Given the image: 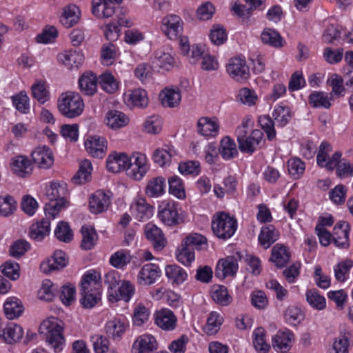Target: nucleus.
Masks as SVG:
<instances>
[{"instance_id":"f257e3e1","label":"nucleus","mask_w":353,"mask_h":353,"mask_svg":"<svg viewBox=\"0 0 353 353\" xmlns=\"http://www.w3.org/2000/svg\"><path fill=\"white\" fill-rule=\"evenodd\" d=\"M63 328L60 321L54 317L43 321L39 326V334L48 346L55 353L61 352L65 345Z\"/></svg>"},{"instance_id":"f03ea898","label":"nucleus","mask_w":353,"mask_h":353,"mask_svg":"<svg viewBox=\"0 0 353 353\" xmlns=\"http://www.w3.org/2000/svg\"><path fill=\"white\" fill-rule=\"evenodd\" d=\"M100 275L96 272H88L81 281L80 303L84 308H92L101 299Z\"/></svg>"},{"instance_id":"7ed1b4c3","label":"nucleus","mask_w":353,"mask_h":353,"mask_svg":"<svg viewBox=\"0 0 353 353\" xmlns=\"http://www.w3.org/2000/svg\"><path fill=\"white\" fill-rule=\"evenodd\" d=\"M67 190L65 183H52L46 189V196L49 202L46 203L44 210L46 216L54 219L66 204L65 196Z\"/></svg>"},{"instance_id":"20e7f679","label":"nucleus","mask_w":353,"mask_h":353,"mask_svg":"<svg viewBox=\"0 0 353 353\" xmlns=\"http://www.w3.org/2000/svg\"><path fill=\"white\" fill-rule=\"evenodd\" d=\"M57 108L61 115L68 119L80 116L84 108L81 96L76 92L62 93L57 101Z\"/></svg>"},{"instance_id":"39448f33","label":"nucleus","mask_w":353,"mask_h":353,"mask_svg":"<svg viewBox=\"0 0 353 353\" xmlns=\"http://www.w3.org/2000/svg\"><path fill=\"white\" fill-rule=\"evenodd\" d=\"M211 227L215 236L223 240L231 238L237 228V221L234 217L221 212L213 216Z\"/></svg>"},{"instance_id":"423d86ee","label":"nucleus","mask_w":353,"mask_h":353,"mask_svg":"<svg viewBox=\"0 0 353 353\" xmlns=\"http://www.w3.org/2000/svg\"><path fill=\"white\" fill-rule=\"evenodd\" d=\"M239 150L244 153L252 154L256 150L261 148V143L265 142L263 133L260 130H254L249 136L245 135V132L239 130L237 135Z\"/></svg>"},{"instance_id":"0eeeda50","label":"nucleus","mask_w":353,"mask_h":353,"mask_svg":"<svg viewBox=\"0 0 353 353\" xmlns=\"http://www.w3.org/2000/svg\"><path fill=\"white\" fill-rule=\"evenodd\" d=\"M332 151L331 145L327 141H323L319 146L316 156L317 164L321 168H325L328 170H334L339 165L341 157V152H335L332 157L330 158L328 153Z\"/></svg>"},{"instance_id":"6e6552de","label":"nucleus","mask_w":353,"mask_h":353,"mask_svg":"<svg viewBox=\"0 0 353 353\" xmlns=\"http://www.w3.org/2000/svg\"><path fill=\"white\" fill-rule=\"evenodd\" d=\"M128 162L126 169L128 176L134 180H141L148 169L146 157L141 153H134L130 156V161Z\"/></svg>"},{"instance_id":"1a4fd4ad","label":"nucleus","mask_w":353,"mask_h":353,"mask_svg":"<svg viewBox=\"0 0 353 353\" xmlns=\"http://www.w3.org/2000/svg\"><path fill=\"white\" fill-rule=\"evenodd\" d=\"M241 259L240 253L236 252L235 255L228 256L225 259H220L216 267L215 276L223 279L228 276L236 274L239 268L238 261Z\"/></svg>"},{"instance_id":"9d476101","label":"nucleus","mask_w":353,"mask_h":353,"mask_svg":"<svg viewBox=\"0 0 353 353\" xmlns=\"http://www.w3.org/2000/svg\"><path fill=\"white\" fill-rule=\"evenodd\" d=\"M226 70L231 78L236 81L247 80L250 77V69L246 61L241 58L230 59Z\"/></svg>"},{"instance_id":"9b49d317","label":"nucleus","mask_w":353,"mask_h":353,"mask_svg":"<svg viewBox=\"0 0 353 353\" xmlns=\"http://www.w3.org/2000/svg\"><path fill=\"white\" fill-rule=\"evenodd\" d=\"M158 217L168 226L178 225L179 217L176 203L174 201L162 202L159 206Z\"/></svg>"},{"instance_id":"f8f14e48","label":"nucleus","mask_w":353,"mask_h":353,"mask_svg":"<svg viewBox=\"0 0 353 353\" xmlns=\"http://www.w3.org/2000/svg\"><path fill=\"white\" fill-rule=\"evenodd\" d=\"M123 0H92V13L99 19L112 17L115 12L114 2L121 3Z\"/></svg>"},{"instance_id":"ddd939ff","label":"nucleus","mask_w":353,"mask_h":353,"mask_svg":"<svg viewBox=\"0 0 353 353\" xmlns=\"http://www.w3.org/2000/svg\"><path fill=\"white\" fill-rule=\"evenodd\" d=\"M183 21L177 15H170L163 18L161 29L170 39H175L181 34Z\"/></svg>"},{"instance_id":"4468645a","label":"nucleus","mask_w":353,"mask_h":353,"mask_svg":"<svg viewBox=\"0 0 353 353\" xmlns=\"http://www.w3.org/2000/svg\"><path fill=\"white\" fill-rule=\"evenodd\" d=\"M85 148L92 157L102 159L107 152V141L102 137H90L85 142Z\"/></svg>"},{"instance_id":"2eb2a0df","label":"nucleus","mask_w":353,"mask_h":353,"mask_svg":"<svg viewBox=\"0 0 353 353\" xmlns=\"http://www.w3.org/2000/svg\"><path fill=\"white\" fill-rule=\"evenodd\" d=\"M33 162L40 168L48 169L54 163V156L46 145L39 146L31 153Z\"/></svg>"},{"instance_id":"dca6fc26","label":"nucleus","mask_w":353,"mask_h":353,"mask_svg":"<svg viewBox=\"0 0 353 353\" xmlns=\"http://www.w3.org/2000/svg\"><path fill=\"white\" fill-rule=\"evenodd\" d=\"M154 322L161 329L171 331L176 326L177 318L172 311L163 308L155 312Z\"/></svg>"},{"instance_id":"f3484780","label":"nucleus","mask_w":353,"mask_h":353,"mask_svg":"<svg viewBox=\"0 0 353 353\" xmlns=\"http://www.w3.org/2000/svg\"><path fill=\"white\" fill-rule=\"evenodd\" d=\"M350 224L346 221H339L333 230L332 240L334 245L339 248H347L349 246Z\"/></svg>"},{"instance_id":"a211bd4d","label":"nucleus","mask_w":353,"mask_h":353,"mask_svg":"<svg viewBox=\"0 0 353 353\" xmlns=\"http://www.w3.org/2000/svg\"><path fill=\"white\" fill-rule=\"evenodd\" d=\"M161 274L159 267L154 263L144 265L138 274V283L142 285L153 284Z\"/></svg>"},{"instance_id":"6ab92c4d","label":"nucleus","mask_w":353,"mask_h":353,"mask_svg":"<svg viewBox=\"0 0 353 353\" xmlns=\"http://www.w3.org/2000/svg\"><path fill=\"white\" fill-rule=\"evenodd\" d=\"M146 239L150 241L156 250H161L165 245L166 240L162 230L156 225L148 223L144 227Z\"/></svg>"},{"instance_id":"aec40b11","label":"nucleus","mask_w":353,"mask_h":353,"mask_svg":"<svg viewBox=\"0 0 353 353\" xmlns=\"http://www.w3.org/2000/svg\"><path fill=\"white\" fill-rule=\"evenodd\" d=\"M110 196L102 190H97L90 197L89 208L92 213L99 214L105 211L110 204Z\"/></svg>"},{"instance_id":"412c9836","label":"nucleus","mask_w":353,"mask_h":353,"mask_svg":"<svg viewBox=\"0 0 353 353\" xmlns=\"http://www.w3.org/2000/svg\"><path fill=\"white\" fill-rule=\"evenodd\" d=\"M80 91L86 96H92L97 91L98 79L92 72H84L78 81Z\"/></svg>"},{"instance_id":"4be33fe9","label":"nucleus","mask_w":353,"mask_h":353,"mask_svg":"<svg viewBox=\"0 0 353 353\" xmlns=\"http://www.w3.org/2000/svg\"><path fill=\"white\" fill-rule=\"evenodd\" d=\"M128 161H130V157L125 153L114 152L108 156L106 166L110 172L117 173L127 169Z\"/></svg>"},{"instance_id":"5701e85b","label":"nucleus","mask_w":353,"mask_h":353,"mask_svg":"<svg viewBox=\"0 0 353 353\" xmlns=\"http://www.w3.org/2000/svg\"><path fill=\"white\" fill-rule=\"evenodd\" d=\"M294 334L289 330H279L272 337V344L276 351L284 353L289 350L292 345Z\"/></svg>"},{"instance_id":"b1692460","label":"nucleus","mask_w":353,"mask_h":353,"mask_svg":"<svg viewBox=\"0 0 353 353\" xmlns=\"http://www.w3.org/2000/svg\"><path fill=\"white\" fill-rule=\"evenodd\" d=\"M157 348L156 339L151 334L140 336L134 342L132 353H149Z\"/></svg>"},{"instance_id":"393cba45","label":"nucleus","mask_w":353,"mask_h":353,"mask_svg":"<svg viewBox=\"0 0 353 353\" xmlns=\"http://www.w3.org/2000/svg\"><path fill=\"white\" fill-rule=\"evenodd\" d=\"M67 265L65 253L61 250L54 252L51 259L46 262L41 263L40 268L42 272L49 273L52 271L59 270L63 268Z\"/></svg>"},{"instance_id":"a878e982","label":"nucleus","mask_w":353,"mask_h":353,"mask_svg":"<svg viewBox=\"0 0 353 353\" xmlns=\"http://www.w3.org/2000/svg\"><path fill=\"white\" fill-rule=\"evenodd\" d=\"M11 169L16 175L23 178L30 176L32 171L31 161L23 155L17 156L12 159Z\"/></svg>"},{"instance_id":"bb28decb","label":"nucleus","mask_w":353,"mask_h":353,"mask_svg":"<svg viewBox=\"0 0 353 353\" xmlns=\"http://www.w3.org/2000/svg\"><path fill=\"white\" fill-rule=\"evenodd\" d=\"M59 61H61L68 68L72 70L79 68L84 61V55L81 51L67 50L58 55Z\"/></svg>"},{"instance_id":"cd10ccee","label":"nucleus","mask_w":353,"mask_h":353,"mask_svg":"<svg viewBox=\"0 0 353 353\" xmlns=\"http://www.w3.org/2000/svg\"><path fill=\"white\" fill-rule=\"evenodd\" d=\"M279 238V232L273 225L263 226L261 229L258 239L260 245L264 249L269 248Z\"/></svg>"},{"instance_id":"c85d7f7f","label":"nucleus","mask_w":353,"mask_h":353,"mask_svg":"<svg viewBox=\"0 0 353 353\" xmlns=\"http://www.w3.org/2000/svg\"><path fill=\"white\" fill-rule=\"evenodd\" d=\"M48 219H49L48 217ZM50 223L48 219H42L31 225L29 229V236L36 241H41L50 234Z\"/></svg>"},{"instance_id":"c756f323","label":"nucleus","mask_w":353,"mask_h":353,"mask_svg":"<svg viewBox=\"0 0 353 353\" xmlns=\"http://www.w3.org/2000/svg\"><path fill=\"white\" fill-rule=\"evenodd\" d=\"M23 335L21 326L15 323H10L0 333V338L8 344H13L19 341Z\"/></svg>"},{"instance_id":"7c9ffc66","label":"nucleus","mask_w":353,"mask_h":353,"mask_svg":"<svg viewBox=\"0 0 353 353\" xmlns=\"http://www.w3.org/2000/svg\"><path fill=\"white\" fill-rule=\"evenodd\" d=\"M80 10L74 4H69L62 9L60 21L65 28H71L79 20Z\"/></svg>"},{"instance_id":"2f4dec72","label":"nucleus","mask_w":353,"mask_h":353,"mask_svg":"<svg viewBox=\"0 0 353 353\" xmlns=\"http://www.w3.org/2000/svg\"><path fill=\"white\" fill-rule=\"evenodd\" d=\"M290 252L287 247L277 243L272 249L270 261L278 268H283L290 261Z\"/></svg>"},{"instance_id":"473e14b6","label":"nucleus","mask_w":353,"mask_h":353,"mask_svg":"<svg viewBox=\"0 0 353 353\" xmlns=\"http://www.w3.org/2000/svg\"><path fill=\"white\" fill-rule=\"evenodd\" d=\"M128 92L129 93L125 95L128 105L137 108H145L148 105V98L145 90L137 88Z\"/></svg>"},{"instance_id":"72a5a7b5","label":"nucleus","mask_w":353,"mask_h":353,"mask_svg":"<svg viewBox=\"0 0 353 353\" xmlns=\"http://www.w3.org/2000/svg\"><path fill=\"white\" fill-rule=\"evenodd\" d=\"M4 312L8 319H14L19 317L24 311L21 300L17 297H9L3 305Z\"/></svg>"},{"instance_id":"f704fd0d","label":"nucleus","mask_w":353,"mask_h":353,"mask_svg":"<svg viewBox=\"0 0 353 353\" xmlns=\"http://www.w3.org/2000/svg\"><path fill=\"white\" fill-rule=\"evenodd\" d=\"M131 211L137 220L143 221L152 215L153 208L146 203L145 199L141 198L131 207Z\"/></svg>"},{"instance_id":"c9c22d12","label":"nucleus","mask_w":353,"mask_h":353,"mask_svg":"<svg viewBox=\"0 0 353 353\" xmlns=\"http://www.w3.org/2000/svg\"><path fill=\"white\" fill-rule=\"evenodd\" d=\"M166 181L163 176L151 179L145 188V194L152 198L159 197L165 192Z\"/></svg>"},{"instance_id":"e433bc0d","label":"nucleus","mask_w":353,"mask_h":353,"mask_svg":"<svg viewBox=\"0 0 353 353\" xmlns=\"http://www.w3.org/2000/svg\"><path fill=\"white\" fill-rule=\"evenodd\" d=\"M126 324L119 319L107 322L105 329L106 334L114 341H119L126 330Z\"/></svg>"},{"instance_id":"4c0bfd02","label":"nucleus","mask_w":353,"mask_h":353,"mask_svg":"<svg viewBox=\"0 0 353 353\" xmlns=\"http://www.w3.org/2000/svg\"><path fill=\"white\" fill-rule=\"evenodd\" d=\"M81 233L82 234L81 249L84 250H92L98 241L97 231L90 225H83L81 227Z\"/></svg>"},{"instance_id":"58836bf2","label":"nucleus","mask_w":353,"mask_h":353,"mask_svg":"<svg viewBox=\"0 0 353 353\" xmlns=\"http://www.w3.org/2000/svg\"><path fill=\"white\" fill-rule=\"evenodd\" d=\"M165 271L166 276L173 283L179 285L188 279L186 271L177 265H168L165 266Z\"/></svg>"},{"instance_id":"ea45409f","label":"nucleus","mask_w":353,"mask_h":353,"mask_svg":"<svg viewBox=\"0 0 353 353\" xmlns=\"http://www.w3.org/2000/svg\"><path fill=\"white\" fill-rule=\"evenodd\" d=\"M219 150L222 158L225 160L232 159L238 154L234 141L228 136L221 141Z\"/></svg>"},{"instance_id":"a19ab883","label":"nucleus","mask_w":353,"mask_h":353,"mask_svg":"<svg viewBox=\"0 0 353 353\" xmlns=\"http://www.w3.org/2000/svg\"><path fill=\"white\" fill-rule=\"evenodd\" d=\"M106 124L112 129H117L126 125L128 118L125 114L118 110H110L105 117Z\"/></svg>"},{"instance_id":"79ce46f5","label":"nucleus","mask_w":353,"mask_h":353,"mask_svg":"<svg viewBox=\"0 0 353 353\" xmlns=\"http://www.w3.org/2000/svg\"><path fill=\"white\" fill-rule=\"evenodd\" d=\"M263 43L274 48H281L283 46V39L280 34L274 29L265 28L261 34Z\"/></svg>"},{"instance_id":"37998d69","label":"nucleus","mask_w":353,"mask_h":353,"mask_svg":"<svg viewBox=\"0 0 353 353\" xmlns=\"http://www.w3.org/2000/svg\"><path fill=\"white\" fill-rule=\"evenodd\" d=\"M161 103L163 106L174 108L179 105L181 100V92L179 89L165 88L162 91Z\"/></svg>"},{"instance_id":"c03bdc74","label":"nucleus","mask_w":353,"mask_h":353,"mask_svg":"<svg viewBox=\"0 0 353 353\" xmlns=\"http://www.w3.org/2000/svg\"><path fill=\"white\" fill-rule=\"evenodd\" d=\"M198 132L203 136H213L219 128L216 119H210L207 117L201 118L197 122Z\"/></svg>"},{"instance_id":"a18cd8bd","label":"nucleus","mask_w":353,"mask_h":353,"mask_svg":"<svg viewBox=\"0 0 353 353\" xmlns=\"http://www.w3.org/2000/svg\"><path fill=\"white\" fill-rule=\"evenodd\" d=\"M58 288L48 279L44 280L38 291L39 299L45 301H52L57 296Z\"/></svg>"},{"instance_id":"49530a36","label":"nucleus","mask_w":353,"mask_h":353,"mask_svg":"<svg viewBox=\"0 0 353 353\" xmlns=\"http://www.w3.org/2000/svg\"><path fill=\"white\" fill-rule=\"evenodd\" d=\"M265 330L261 327H257L253 332V345L257 352L267 353L270 345L266 342Z\"/></svg>"},{"instance_id":"de8ad7c7","label":"nucleus","mask_w":353,"mask_h":353,"mask_svg":"<svg viewBox=\"0 0 353 353\" xmlns=\"http://www.w3.org/2000/svg\"><path fill=\"white\" fill-rule=\"evenodd\" d=\"M153 63L159 68L168 70L174 63V57L170 52L159 49L154 54Z\"/></svg>"},{"instance_id":"09e8293b","label":"nucleus","mask_w":353,"mask_h":353,"mask_svg":"<svg viewBox=\"0 0 353 353\" xmlns=\"http://www.w3.org/2000/svg\"><path fill=\"white\" fill-rule=\"evenodd\" d=\"M166 148H157L156 149L152 155V159L155 163L161 167L169 165L171 162V159L174 154V151L172 148L165 146Z\"/></svg>"},{"instance_id":"8fccbe9b","label":"nucleus","mask_w":353,"mask_h":353,"mask_svg":"<svg viewBox=\"0 0 353 353\" xmlns=\"http://www.w3.org/2000/svg\"><path fill=\"white\" fill-rule=\"evenodd\" d=\"M308 304L317 310H322L326 307V300L316 289L307 290L305 294Z\"/></svg>"},{"instance_id":"3c124183","label":"nucleus","mask_w":353,"mask_h":353,"mask_svg":"<svg viewBox=\"0 0 353 353\" xmlns=\"http://www.w3.org/2000/svg\"><path fill=\"white\" fill-rule=\"evenodd\" d=\"M92 171V164L90 161H83L78 172L72 178V182L76 185L83 184L89 180Z\"/></svg>"},{"instance_id":"603ef678","label":"nucleus","mask_w":353,"mask_h":353,"mask_svg":"<svg viewBox=\"0 0 353 353\" xmlns=\"http://www.w3.org/2000/svg\"><path fill=\"white\" fill-rule=\"evenodd\" d=\"M309 103L313 108L325 109L330 108L332 105L327 94L318 91H314L310 94Z\"/></svg>"},{"instance_id":"864d4df0","label":"nucleus","mask_w":353,"mask_h":353,"mask_svg":"<svg viewBox=\"0 0 353 353\" xmlns=\"http://www.w3.org/2000/svg\"><path fill=\"white\" fill-rule=\"evenodd\" d=\"M272 117L280 126L283 127L289 123L292 114L288 106L279 105L274 108Z\"/></svg>"},{"instance_id":"5fc2aeb1","label":"nucleus","mask_w":353,"mask_h":353,"mask_svg":"<svg viewBox=\"0 0 353 353\" xmlns=\"http://www.w3.org/2000/svg\"><path fill=\"white\" fill-rule=\"evenodd\" d=\"M223 321V317L216 312H212L207 319L204 331L208 335L216 333Z\"/></svg>"},{"instance_id":"6e6d98bb","label":"nucleus","mask_w":353,"mask_h":353,"mask_svg":"<svg viewBox=\"0 0 353 353\" xmlns=\"http://www.w3.org/2000/svg\"><path fill=\"white\" fill-rule=\"evenodd\" d=\"M212 298L214 302L222 306H227L232 302L228 289L223 285H218L212 293Z\"/></svg>"},{"instance_id":"4d7b16f0","label":"nucleus","mask_w":353,"mask_h":353,"mask_svg":"<svg viewBox=\"0 0 353 353\" xmlns=\"http://www.w3.org/2000/svg\"><path fill=\"white\" fill-rule=\"evenodd\" d=\"M169 192L178 199L185 198V192L182 180L178 176H172L168 179Z\"/></svg>"},{"instance_id":"13d9d810","label":"nucleus","mask_w":353,"mask_h":353,"mask_svg":"<svg viewBox=\"0 0 353 353\" xmlns=\"http://www.w3.org/2000/svg\"><path fill=\"white\" fill-rule=\"evenodd\" d=\"M54 235L57 239L65 243L70 242L73 239L72 231L65 221H60L55 228Z\"/></svg>"},{"instance_id":"bf43d9fd","label":"nucleus","mask_w":353,"mask_h":353,"mask_svg":"<svg viewBox=\"0 0 353 353\" xmlns=\"http://www.w3.org/2000/svg\"><path fill=\"white\" fill-rule=\"evenodd\" d=\"M352 267L353 261L350 259L339 263L334 268L335 279L339 282H344Z\"/></svg>"},{"instance_id":"052dcab7","label":"nucleus","mask_w":353,"mask_h":353,"mask_svg":"<svg viewBox=\"0 0 353 353\" xmlns=\"http://www.w3.org/2000/svg\"><path fill=\"white\" fill-rule=\"evenodd\" d=\"M131 261L129 251L121 250L114 253L110 259V264L117 268H121Z\"/></svg>"},{"instance_id":"680f3d73","label":"nucleus","mask_w":353,"mask_h":353,"mask_svg":"<svg viewBox=\"0 0 353 353\" xmlns=\"http://www.w3.org/2000/svg\"><path fill=\"white\" fill-rule=\"evenodd\" d=\"M258 122L263 130L266 133L269 141H272L276 137L274 122L269 115H262L259 117Z\"/></svg>"},{"instance_id":"e2e57ef3","label":"nucleus","mask_w":353,"mask_h":353,"mask_svg":"<svg viewBox=\"0 0 353 353\" xmlns=\"http://www.w3.org/2000/svg\"><path fill=\"white\" fill-rule=\"evenodd\" d=\"M150 310L144 305L139 303L134 310L132 321L135 325L141 326L149 319Z\"/></svg>"},{"instance_id":"0e129e2a","label":"nucleus","mask_w":353,"mask_h":353,"mask_svg":"<svg viewBox=\"0 0 353 353\" xmlns=\"http://www.w3.org/2000/svg\"><path fill=\"white\" fill-rule=\"evenodd\" d=\"M90 341L92 343L93 350L95 353H105L109 349V341L105 336L99 334L90 336Z\"/></svg>"},{"instance_id":"69168bd1","label":"nucleus","mask_w":353,"mask_h":353,"mask_svg":"<svg viewBox=\"0 0 353 353\" xmlns=\"http://www.w3.org/2000/svg\"><path fill=\"white\" fill-rule=\"evenodd\" d=\"M30 248V245L26 240L19 239L10 246L9 253L11 256L19 259L24 255Z\"/></svg>"},{"instance_id":"338daca9","label":"nucleus","mask_w":353,"mask_h":353,"mask_svg":"<svg viewBox=\"0 0 353 353\" xmlns=\"http://www.w3.org/2000/svg\"><path fill=\"white\" fill-rule=\"evenodd\" d=\"M99 85L108 93H114L118 90V83L110 73H103L100 77Z\"/></svg>"},{"instance_id":"774afa93","label":"nucleus","mask_w":353,"mask_h":353,"mask_svg":"<svg viewBox=\"0 0 353 353\" xmlns=\"http://www.w3.org/2000/svg\"><path fill=\"white\" fill-rule=\"evenodd\" d=\"M32 95L40 103L43 104L50 99V93L44 83L37 82L31 87Z\"/></svg>"}]
</instances>
